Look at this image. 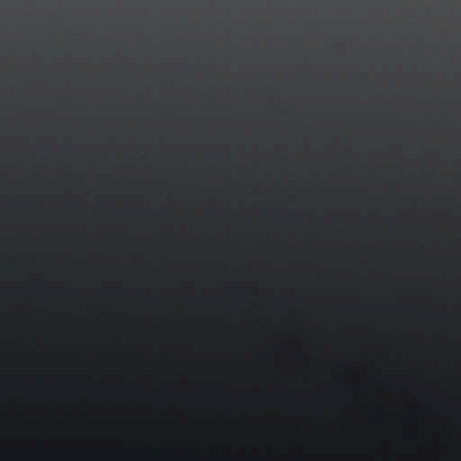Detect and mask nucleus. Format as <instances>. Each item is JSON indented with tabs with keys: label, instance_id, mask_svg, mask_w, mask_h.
Returning a JSON list of instances; mask_svg holds the SVG:
<instances>
[{
	"label": "nucleus",
	"instance_id": "nucleus-1",
	"mask_svg": "<svg viewBox=\"0 0 461 461\" xmlns=\"http://www.w3.org/2000/svg\"><path fill=\"white\" fill-rule=\"evenodd\" d=\"M318 134H319V135L321 134V131H318Z\"/></svg>",
	"mask_w": 461,
	"mask_h": 461
},
{
	"label": "nucleus",
	"instance_id": "nucleus-2",
	"mask_svg": "<svg viewBox=\"0 0 461 461\" xmlns=\"http://www.w3.org/2000/svg\"><path fill=\"white\" fill-rule=\"evenodd\" d=\"M318 84L320 85V84H321V81H318Z\"/></svg>",
	"mask_w": 461,
	"mask_h": 461
},
{
	"label": "nucleus",
	"instance_id": "nucleus-3",
	"mask_svg": "<svg viewBox=\"0 0 461 461\" xmlns=\"http://www.w3.org/2000/svg\"><path fill=\"white\" fill-rule=\"evenodd\" d=\"M318 112L320 113V112H321V110L319 109V110H318Z\"/></svg>",
	"mask_w": 461,
	"mask_h": 461
},
{
	"label": "nucleus",
	"instance_id": "nucleus-4",
	"mask_svg": "<svg viewBox=\"0 0 461 461\" xmlns=\"http://www.w3.org/2000/svg\"><path fill=\"white\" fill-rule=\"evenodd\" d=\"M318 164L320 165V164H321V162L319 161V162H318Z\"/></svg>",
	"mask_w": 461,
	"mask_h": 461
},
{
	"label": "nucleus",
	"instance_id": "nucleus-5",
	"mask_svg": "<svg viewBox=\"0 0 461 461\" xmlns=\"http://www.w3.org/2000/svg\"><path fill=\"white\" fill-rule=\"evenodd\" d=\"M318 220L320 221V220H321V218L319 217V218H318Z\"/></svg>",
	"mask_w": 461,
	"mask_h": 461
}]
</instances>
